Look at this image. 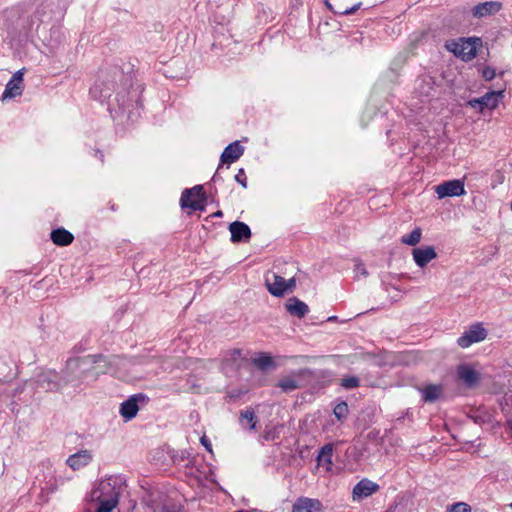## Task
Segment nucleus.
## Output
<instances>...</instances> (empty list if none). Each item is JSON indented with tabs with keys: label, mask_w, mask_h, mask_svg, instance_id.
<instances>
[{
	"label": "nucleus",
	"mask_w": 512,
	"mask_h": 512,
	"mask_svg": "<svg viewBox=\"0 0 512 512\" xmlns=\"http://www.w3.org/2000/svg\"><path fill=\"white\" fill-rule=\"evenodd\" d=\"M142 92L143 85L119 66L99 69L89 90L92 99L107 104L110 116L120 125L133 124L140 117Z\"/></svg>",
	"instance_id": "f257e3e1"
},
{
	"label": "nucleus",
	"mask_w": 512,
	"mask_h": 512,
	"mask_svg": "<svg viewBox=\"0 0 512 512\" xmlns=\"http://www.w3.org/2000/svg\"><path fill=\"white\" fill-rule=\"evenodd\" d=\"M98 355H86L83 357H71L66 360V384L74 387L82 383H91L97 380V372L92 370L93 364L101 360Z\"/></svg>",
	"instance_id": "f03ea898"
},
{
	"label": "nucleus",
	"mask_w": 512,
	"mask_h": 512,
	"mask_svg": "<svg viewBox=\"0 0 512 512\" xmlns=\"http://www.w3.org/2000/svg\"><path fill=\"white\" fill-rule=\"evenodd\" d=\"M122 490V480L117 476H110L100 482L92 497L98 501L96 512H112L119 502Z\"/></svg>",
	"instance_id": "7ed1b4c3"
},
{
	"label": "nucleus",
	"mask_w": 512,
	"mask_h": 512,
	"mask_svg": "<svg viewBox=\"0 0 512 512\" xmlns=\"http://www.w3.org/2000/svg\"><path fill=\"white\" fill-rule=\"evenodd\" d=\"M207 195L202 185H195L192 188L183 190L180 198V206L182 209H190L192 211H204L206 207Z\"/></svg>",
	"instance_id": "20e7f679"
},
{
	"label": "nucleus",
	"mask_w": 512,
	"mask_h": 512,
	"mask_svg": "<svg viewBox=\"0 0 512 512\" xmlns=\"http://www.w3.org/2000/svg\"><path fill=\"white\" fill-rule=\"evenodd\" d=\"M149 402V397L144 393L133 394L120 405L119 413L125 421H130L136 417L141 406Z\"/></svg>",
	"instance_id": "39448f33"
},
{
	"label": "nucleus",
	"mask_w": 512,
	"mask_h": 512,
	"mask_svg": "<svg viewBox=\"0 0 512 512\" xmlns=\"http://www.w3.org/2000/svg\"><path fill=\"white\" fill-rule=\"evenodd\" d=\"M488 335L487 329L483 327L482 323H475L471 325L458 339L457 344L461 348H468L472 344L479 343L486 339Z\"/></svg>",
	"instance_id": "423d86ee"
},
{
	"label": "nucleus",
	"mask_w": 512,
	"mask_h": 512,
	"mask_svg": "<svg viewBox=\"0 0 512 512\" xmlns=\"http://www.w3.org/2000/svg\"><path fill=\"white\" fill-rule=\"evenodd\" d=\"M503 93L504 89L498 91H489L482 97L469 100L467 105L477 110L478 112H483L485 109L492 110L498 106L500 99L503 97Z\"/></svg>",
	"instance_id": "0eeeda50"
},
{
	"label": "nucleus",
	"mask_w": 512,
	"mask_h": 512,
	"mask_svg": "<svg viewBox=\"0 0 512 512\" xmlns=\"http://www.w3.org/2000/svg\"><path fill=\"white\" fill-rule=\"evenodd\" d=\"M435 191L439 199L447 197H458L466 194L463 179H453L445 181L437 185Z\"/></svg>",
	"instance_id": "6e6552de"
},
{
	"label": "nucleus",
	"mask_w": 512,
	"mask_h": 512,
	"mask_svg": "<svg viewBox=\"0 0 512 512\" xmlns=\"http://www.w3.org/2000/svg\"><path fill=\"white\" fill-rule=\"evenodd\" d=\"M461 44L459 48L454 50V53L464 61H470L477 56V46L482 44L481 38L478 37H470V38H462Z\"/></svg>",
	"instance_id": "1a4fd4ad"
},
{
	"label": "nucleus",
	"mask_w": 512,
	"mask_h": 512,
	"mask_svg": "<svg viewBox=\"0 0 512 512\" xmlns=\"http://www.w3.org/2000/svg\"><path fill=\"white\" fill-rule=\"evenodd\" d=\"M380 486L368 478H363L353 487L352 498L354 501H362L378 492Z\"/></svg>",
	"instance_id": "9d476101"
},
{
	"label": "nucleus",
	"mask_w": 512,
	"mask_h": 512,
	"mask_svg": "<svg viewBox=\"0 0 512 512\" xmlns=\"http://www.w3.org/2000/svg\"><path fill=\"white\" fill-rule=\"evenodd\" d=\"M457 377L468 388L477 386L481 380L480 373L469 364L457 366Z\"/></svg>",
	"instance_id": "9b49d317"
},
{
	"label": "nucleus",
	"mask_w": 512,
	"mask_h": 512,
	"mask_svg": "<svg viewBox=\"0 0 512 512\" xmlns=\"http://www.w3.org/2000/svg\"><path fill=\"white\" fill-rule=\"evenodd\" d=\"M36 388L45 391H55L60 387V376L55 371L40 373L35 380Z\"/></svg>",
	"instance_id": "f8f14e48"
},
{
	"label": "nucleus",
	"mask_w": 512,
	"mask_h": 512,
	"mask_svg": "<svg viewBox=\"0 0 512 512\" xmlns=\"http://www.w3.org/2000/svg\"><path fill=\"white\" fill-rule=\"evenodd\" d=\"M228 229L231 233L230 240L232 243H246L252 236L250 227L242 221L230 223Z\"/></svg>",
	"instance_id": "ddd939ff"
},
{
	"label": "nucleus",
	"mask_w": 512,
	"mask_h": 512,
	"mask_svg": "<svg viewBox=\"0 0 512 512\" xmlns=\"http://www.w3.org/2000/svg\"><path fill=\"white\" fill-rule=\"evenodd\" d=\"M244 147L240 144V141H234L228 144L221 156V164H227L228 166L237 161L244 153Z\"/></svg>",
	"instance_id": "4468645a"
},
{
	"label": "nucleus",
	"mask_w": 512,
	"mask_h": 512,
	"mask_svg": "<svg viewBox=\"0 0 512 512\" xmlns=\"http://www.w3.org/2000/svg\"><path fill=\"white\" fill-rule=\"evenodd\" d=\"M412 255L416 265L420 268H424L430 261L437 257V253L433 246L414 248Z\"/></svg>",
	"instance_id": "2eb2a0df"
},
{
	"label": "nucleus",
	"mask_w": 512,
	"mask_h": 512,
	"mask_svg": "<svg viewBox=\"0 0 512 512\" xmlns=\"http://www.w3.org/2000/svg\"><path fill=\"white\" fill-rule=\"evenodd\" d=\"M501 8L502 3L499 1H486L474 6L472 14L474 17L483 18L496 14L501 10Z\"/></svg>",
	"instance_id": "dca6fc26"
},
{
	"label": "nucleus",
	"mask_w": 512,
	"mask_h": 512,
	"mask_svg": "<svg viewBox=\"0 0 512 512\" xmlns=\"http://www.w3.org/2000/svg\"><path fill=\"white\" fill-rule=\"evenodd\" d=\"M322 503L318 499L299 497L292 507V512H321Z\"/></svg>",
	"instance_id": "f3484780"
},
{
	"label": "nucleus",
	"mask_w": 512,
	"mask_h": 512,
	"mask_svg": "<svg viewBox=\"0 0 512 512\" xmlns=\"http://www.w3.org/2000/svg\"><path fill=\"white\" fill-rule=\"evenodd\" d=\"M92 460V455L88 450H80L66 459V465L70 466L73 470H79L87 466Z\"/></svg>",
	"instance_id": "a211bd4d"
},
{
	"label": "nucleus",
	"mask_w": 512,
	"mask_h": 512,
	"mask_svg": "<svg viewBox=\"0 0 512 512\" xmlns=\"http://www.w3.org/2000/svg\"><path fill=\"white\" fill-rule=\"evenodd\" d=\"M265 286L269 293L275 297H283L285 295V278L272 274V280L269 277L265 278Z\"/></svg>",
	"instance_id": "6ab92c4d"
},
{
	"label": "nucleus",
	"mask_w": 512,
	"mask_h": 512,
	"mask_svg": "<svg viewBox=\"0 0 512 512\" xmlns=\"http://www.w3.org/2000/svg\"><path fill=\"white\" fill-rule=\"evenodd\" d=\"M285 308L290 315L298 318L305 317L309 312L308 305L297 297L289 298L285 303Z\"/></svg>",
	"instance_id": "aec40b11"
},
{
	"label": "nucleus",
	"mask_w": 512,
	"mask_h": 512,
	"mask_svg": "<svg viewBox=\"0 0 512 512\" xmlns=\"http://www.w3.org/2000/svg\"><path fill=\"white\" fill-rule=\"evenodd\" d=\"M308 371H309L308 369H302L299 371L297 376L283 377L282 379L279 380L277 386L279 388H281V390L285 393L294 391L301 387V384L299 382L300 376H302L303 374H305Z\"/></svg>",
	"instance_id": "412c9836"
},
{
	"label": "nucleus",
	"mask_w": 512,
	"mask_h": 512,
	"mask_svg": "<svg viewBox=\"0 0 512 512\" xmlns=\"http://www.w3.org/2000/svg\"><path fill=\"white\" fill-rule=\"evenodd\" d=\"M422 400L425 403L436 402L443 393V386L440 384H428L420 389Z\"/></svg>",
	"instance_id": "4be33fe9"
},
{
	"label": "nucleus",
	"mask_w": 512,
	"mask_h": 512,
	"mask_svg": "<svg viewBox=\"0 0 512 512\" xmlns=\"http://www.w3.org/2000/svg\"><path fill=\"white\" fill-rule=\"evenodd\" d=\"M253 364L261 371H268L276 368V363L272 356L266 352H260L252 360Z\"/></svg>",
	"instance_id": "5701e85b"
},
{
	"label": "nucleus",
	"mask_w": 512,
	"mask_h": 512,
	"mask_svg": "<svg viewBox=\"0 0 512 512\" xmlns=\"http://www.w3.org/2000/svg\"><path fill=\"white\" fill-rule=\"evenodd\" d=\"M23 91H24V86H21L20 84L15 83L12 80H9L5 86V90L3 92L2 99L6 100V99L15 98L17 96L22 95Z\"/></svg>",
	"instance_id": "b1692460"
},
{
	"label": "nucleus",
	"mask_w": 512,
	"mask_h": 512,
	"mask_svg": "<svg viewBox=\"0 0 512 512\" xmlns=\"http://www.w3.org/2000/svg\"><path fill=\"white\" fill-rule=\"evenodd\" d=\"M332 454H333V444L328 443L320 448L317 455V463L318 465L332 464Z\"/></svg>",
	"instance_id": "393cba45"
},
{
	"label": "nucleus",
	"mask_w": 512,
	"mask_h": 512,
	"mask_svg": "<svg viewBox=\"0 0 512 512\" xmlns=\"http://www.w3.org/2000/svg\"><path fill=\"white\" fill-rule=\"evenodd\" d=\"M98 356H101V360L95 362L93 364L92 370L94 372H97V378L100 375L107 374L111 372V361L108 360L106 356L103 354H97Z\"/></svg>",
	"instance_id": "a878e982"
},
{
	"label": "nucleus",
	"mask_w": 512,
	"mask_h": 512,
	"mask_svg": "<svg viewBox=\"0 0 512 512\" xmlns=\"http://www.w3.org/2000/svg\"><path fill=\"white\" fill-rule=\"evenodd\" d=\"M245 422L248 424L250 430L256 429L257 417L253 409L249 408L244 411H241L240 423L244 425Z\"/></svg>",
	"instance_id": "bb28decb"
},
{
	"label": "nucleus",
	"mask_w": 512,
	"mask_h": 512,
	"mask_svg": "<svg viewBox=\"0 0 512 512\" xmlns=\"http://www.w3.org/2000/svg\"><path fill=\"white\" fill-rule=\"evenodd\" d=\"M421 237L422 230L421 228L416 227L409 234L402 236L401 242L409 246H415L420 242Z\"/></svg>",
	"instance_id": "cd10ccee"
},
{
	"label": "nucleus",
	"mask_w": 512,
	"mask_h": 512,
	"mask_svg": "<svg viewBox=\"0 0 512 512\" xmlns=\"http://www.w3.org/2000/svg\"><path fill=\"white\" fill-rule=\"evenodd\" d=\"M476 69L485 81H492L496 76V69L484 63H477Z\"/></svg>",
	"instance_id": "c85d7f7f"
},
{
	"label": "nucleus",
	"mask_w": 512,
	"mask_h": 512,
	"mask_svg": "<svg viewBox=\"0 0 512 512\" xmlns=\"http://www.w3.org/2000/svg\"><path fill=\"white\" fill-rule=\"evenodd\" d=\"M435 81L430 76H424L419 83V91L421 94L429 96L431 91L434 90Z\"/></svg>",
	"instance_id": "c756f323"
},
{
	"label": "nucleus",
	"mask_w": 512,
	"mask_h": 512,
	"mask_svg": "<svg viewBox=\"0 0 512 512\" xmlns=\"http://www.w3.org/2000/svg\"><path fill=\"white\" fill-rule=\"evenodd\" d=\"M349 408L348 404L345 401H341L335 405L333 409V414L337 418L338 421L343 422L348 415Z\"/></svg>",
	"instance_id": "7c9ffc66"
},
{
	"label": "nucleus",
	"mask_w": 512,
	"mask_h": 512,
	"mask_svg": "<svg viewBox=\"0 0 512 512\" xmlns=\"http://www.w3.org/2000/svg\"><path fill=\"white\" fill-rule=\"evenodd\" d=\"M324 3H325V6L327 7V9H329L334 14H339V15H351V14H354L360 8V6H361V2H359V3L353 5L350 8H346L345 10H342V11H337V10H335L333 8V6L329 2V0H324Z\"/></svg>",
	"instance_id": "2f4dec72"
},
{
	"label": "nucleus",
	"mask_w": 512,
	"mask_h": 512,
	"mask_svg": "<svg viewBox=\"0 0 512 512\" xmlns=\"http://www.w3.org/2000/svg\"><path fill=\"white\" fill-rule=\"evenodd\" d=\"M360 380L357 376H345L341 379V386L347 390L359 387Z\"/></svg>",
	"instance_id": "473e14b6"
},
{
	"label": "nucleus",
	"mask_w": 512,
	"mask_h": 512,
	"mask_svg": "<svg viewBox=\"0 0 512 512\" xmlns=\"http://www.w3.org/2000/svg\"><path fill=\"white\" fill-rule=\"evenodd\" d=\"M51 240L54 244L63 247L64 246V227L54 229L51 234Z\"/></svg>",
	"instance_id": "72a5a7b5"
},
{
	"label": "nucleus",
	"mask_w": 512,
	"mask_h": 512,
	"mask_svg": "<svg viewBox=\"0 0 512 512\" xmlns=\"http://www.w3.org/2000/svg\"><path fill=\"white\" fill-rule=\"evenodd\" d=\"M447 512H471V507L465 502H457L448 506Z\"/></svg>",
	"instance_id": "f704fd0d"
},
{
	"label": "nucleus",
	"mask_w": 512,
	"mask_h": 512,
	"mask_svg": "<svg viewBox=\"0 0 512 512\" xmlns=\"http://www.w3.org/2000/svg\"><path fill=\"white\" fill-rule=\"evenodd\" d=\"M503 413L508 414L512 409V394L506 393L500 403Z\"/></svg>",
	"instance_id": "c9c22d12"
},
{
	"label": "nucleus",
	"mask_w": 512,
	"mask_h": 512,
	"mask_svg": "<svg viewBox=\"0 0 512 512\" xmlns=\"http://www.w3.org/2000/svg\"><path fill=\"white\" fill-rule=\"evenodd\" d=\"M235 181L239 183L243 188H247V176L243 168L238 170V173L235 175Z\"/></svg>",
	"instance_id": "e433bc0d"
},
{
	"label": "nucleus",
	"mask_w": 512,
	"mask_h": 512,
	"mask_svg": "<svg viewBox=\"0 0 512 512\" xmlns=\"http://www.w3.org/2000/svg\"><path fill=\"white\" fill-rule=\"evenodd\" d=\"M24 71H25V68H22V69L16 71L10 80L14 81L15 83L20 84L21 86H24V83H23L24 82V79H23Z\"/></svg>",
	"instance_id": "4c0bfd02"
},
{
	"label": "nucleus",
	"mask_w": 512,
	"mask_h": 512,
	"mask_svg": "<svg viewBox=\"0 0 512 512\" xmlns=\"http://www.w3.org/2000/svg\"><path fill=\"white\" fill-rule=\"evenodd\" d=\"M296 287V279L292 277L288 280L285 279V294L287 292H293Z\"/></svg>",
	"instance_id": "58836bf2"
},
{
	"label": "nucleus",
	"mask_w": 512,
	"mask_h": 512,
	"mask_svg": "<svg viewBox=\"0 0 512 512\" xmlns=\"http://www.w3.org/2000/svg\"><path fill=\"white\" fill-rule=\"evenodd\" d=\"M354 271L356 273H359V274L363 275L364 277H366L368 275V272H367V270H366V268H365L363 263H357L355 265Z\"/></svg>",
	"instance_id": "ea45409f"
},
{
	"label": "nucleus",
	"mask_w": 512,
	"mask_h": 512,
	"mask_svg": "<svg viewBox=\"0 0 512 512\" xmlns=\"http://www.w3.org/2000/svg\"><path fill=\"white\" fill-rule=\"evenodd\" d=\"M200 442L206 448L207 451L212 452L211 442L206 436H202Z\"/></svg>",
	"instance_id": "a19ab883"
},
{
	"label": "nucleus",
	"mask_w": 512,
	"mask_h": 512,
	"mask_svg": "<svg viewBox=\"0 0 512 512\" xmlns=\"http://www.w3.org/2000/svg\"><path fill=\"white\" fill-rule=\"evenodd\" d=\"M222 168V164H219L218 168H217V171L215 172V174L213 175L212 177V181L213 182H220V181H223V178L221 177L219 171L220 169Z\"/></svg>",
	"instance_id": "79ce46f5"
},
{
	"label": "nucleus",
	"mask_w": 512,
	"mask_h": 512,
	"mask_svg": "<svg viewBox=\"0 0 512 512\" xmlns=\"http://www.w3.org/2000/svg\"><path fill=\"white\" fill-rule=\"evenodd\" d=\"M262 437H263V439H264L265 441H272V440H274V433H273V431L268 430V431H265V432L263 433V436H262Z\"/></svg>",
	"instance_id": "37998d69"
},
{
	"label": "nucleus",
	"mask_w": 512,
	"mask_h": 512,
	"mask_svg": "<svg viewBox=\"0 0 512 512\" xmlns=\"http://www.w3.org/2000/svg\"><path fill=\"white\" fill-rule=\"evenodd\" d=\"M94 156L103 164L104 163V153L99 149L94 150Z\"/></svg>",
	"instance_id": "c03bdc74"
},
{
	"label": "nucleus",
	"mask_w": 512,
	"mask_h": 512,
	"mask_svg": "<svg viewBox=\"0 0 512 512\" xmlns=\"http://www.w3.org/2000/svg\"><path fill=\"white\" fill-rule=\"evenodd\" d=\"M74 240V235L66 230V246L70 245Z\"/></svg>",
	"instance_id": "a18cd8bd"
},
{
	"label": "nucleus",
	"mask_w": 512,
	"mask_h": 512,
	"mask_svg": "<svg viewBox=\"0 0 512 512\" xmlns=\"http://www.w3.org/2000/svg\"><path fill=\"white\" fill-rule=\"evenodd\" d=\"M241 350L240 349H234L231 353L232 359H236L237 357H240Z\"/></svg>",
	"instance_id": "49530a36"
},
{
	"label": "nucleus",
	"mask_w": 512,
	"mask_h": 512,
	"mask_svg": "<svg viewBox=\"0 0 512 512\" xmlns=\"http://www.w3.org/2000/svg\"><path fill=\"white\" fill-rule=\"evenodd\" d=\"M185 458H186V452H182V453H181V456L179 457V459L175 457V458L173 459V462H174V463H179L180 461L184 460Z\"/></svg>",
	"instance_id": "de8ad7c7"
},
{
	"label": "nucleus",
	"mask_w": 512,
	"mask_h": 512,
	"mask_svg": "<svg viewBox=\"0 0 512 512\" xmlns=\"http://www.w3.org/2000/svg\"><path fill=\"white\" fill-rule=\"evenodd\" d=\"M223 216V212L221 210H218L216 212H214L212 215H210V217H217V218H220Z\"/></svg>",
	"instance_id": "09e8293b"
},
{
	"label": "nucleus",
	"mask_w": 512,
	"mask_h": 512,
	"mask_svg": "<svg viewBox=\"0 0 512 512\" xmlns=\"http://www.w3.org/2000/svg\"><path fill=\"white\" fill-rule=\"evenodd\" d=\"M399 509V506L396 504L394 506H391L386 512H397Z\"/></svg>",
	"instance_id": "8fccbe9b"
},
{
	"label": "nucleus",
	"mask_w": 512,
	"mask_h": 512,
	"mask_svg": "<svg viewBox=\"0 0 512 512\" xmlns=\"http://www.w3.org/2000/svg\"><path fill=\"white\" fill-rule=\"evenodd\" d=\"M504 74H505L504 70H501V71L497 72V76H499L501 78L504 76Z\"/></svg>",
	"instance_id": "3c124183"
},
{
	"label": "nucleus",
	"mask_w": 512,
	"mask_h": 512,
	"mask_svg": "<svg viewBox=\"0 0 512 512\" xmlns=\"http://www.w3.org/2000/svg\"><path fill=\"white\" fill-rule=\"evenodd\" d=\"M335 319H336V316H331L328 318V321H335Z\"/></svg>",
	"instance_id": "603ef678"
},
{
	"label": "nucleus",
	"mask_w": 512,
	"mask_h": 512,
	"mask_svg": "<svg viewBox=\"0 0 512 512\" xmlns=\"http://www.w3.org/2000/svg\"><path fill=\"white\" fill-rule=\"evenodd\" d=\"M238 395H239V393L234 392V393H231V394H230V397H236V396H238Z\"/></svg>",
	"instance_id": "864d4df0"
},
{
	"label": "nucleus",
	"mask_w": 512,
	"mask_h": 512,
	"mask_svg": "<svg viewBox=\"0 0 512 512\" xmlns=\"http://www.w3.org/2000/svg\"><path fill=\"white\" fill-rule=\"evenodd\" d=\"M238 395H239V393L234 392V393H231V394H230V397H236V396H238Z\"/></svg>",
	"instance_id": "5fc2aeb1"
},
{
	"label": "nucleus",
	"mask_w": 512,
	"mask_h": 512,
	"mask_svg": "<svg viewBox=\"0 0 512 512\" xmlns=\"http://www.w3.org/2000/svg\"><path fill=\"white\" fill-rule=\"evenodd\" d=\"M111 209L116 211V206L112 205Z\"/></svg>",
	"instance_id": "6e6d98bb"
},
{
	"label": "nucleus",
	"mask_w": 512,
	"mask_h": 512,
	"mask_svg": "<svg viewBox=\"0 0 512 512\" xmlns=\"http://www.w3.org/2000/svg\"><path fill=\"white\" fill-rule=\"evenodd\" d=\"M510 507L512 508V503L510 504Z\"/></svg>",
	"instance_id": "4d7b16f0"
}]
</instances>
